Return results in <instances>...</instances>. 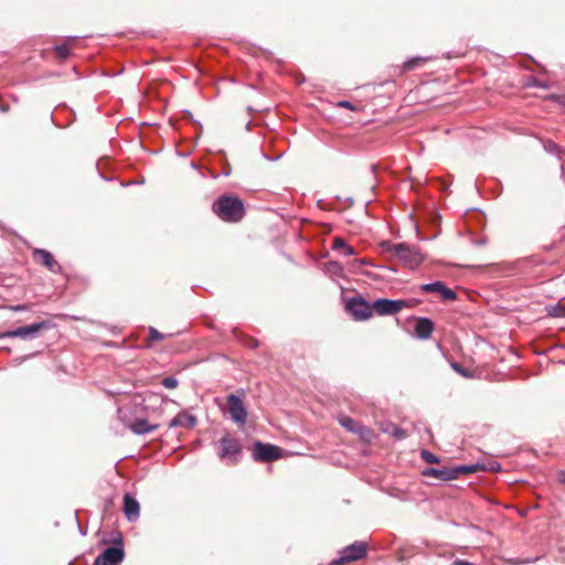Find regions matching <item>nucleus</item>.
Returning a JSON list of instances; mask_svg holds the SVG:
<instances>
[{
  "mask_svg": "<svg viewBox=\"0 0 565 565\" xmlns=\"http://www.w3.org/2000/svg\"><path fill=\"white\" fill-rule=\"evenodd\" d=\"M282 449L278 446L256 441L253 450L255 461L268 462L277 460L281 457Z\"/></svg>",
  "mask_w": 565,
  "mask_h": 565,
  "instance_id": "obj_5",
  "label": "nucleus"
},
{
  "mask_svg": "<svg viewBox=\"0 0 565 565\" xmlns=\"http://www.w3.org/2000/svg\"><path fill=\"white\" fill-rule=\"evenodd\" d=\"M213 211L226 222H238L245 213L242 200L232 195L220 196L213 204Z\"/></svg>",
  "mask_w": 565,
  "mask_h": 565,
  "instance_id": "obj_2",
  "label": "nucleus"
},
{
  "mask_svg": "<svg viewBox=\"0 0 565 565\" xmlns=\"http://www.w3.org/2000/svg\"><path fill=\"white\" fill-rule=\"evenodd\" d=\"M125 557V553L122 547L120 546H110L107 547L100 555L96 558L99 559L105 565H119Z\"/></svg>",
  "mask_w": 565,
  "mask_h": 565,
  "instance_id": "obj_10",
  "label": "nucleus"
},
{
  "mask_svg": "<svg viewBox=\"0 0 565 565\" xmlns=\"http://www.w3.org/2000/svg\"><path fill=\"white\" fill-rule=\"evenodd\" d=\"M411 300H391L385 298H380L373 301V310L377 312L380 316H390L399 312L404 308H411Z\"/></svg>",
  "mask_w": 565,
  "mask_h": 565,
  "instance_id": "obj_4",
  "label": "nucleus"
},
{
  "mask_svg": "<svg viewBox=\"0 0 565 565\" xmlns=\"http://www.w3.org/2000/svg\"><path fill=\"white\" fill-rule=\"evenodd\" d=\"M329 267H335L337 270L341 269V266L338 263H329Z\"/></svg>",
  "mask_w": 565,
  "mask_h": 565,
  "instance_id": "obj_30",
  "label": "nucleus"
},
{
  "mask_svg": "<svg viewBox=\"0 0 565 565\" xmlns=\"http://www.w3.org/2000/svg\"><path fill=\"white\" fill-rule=\"evenodd\" d=\"M450 365H451V369L456 373L460 374L461 376H463L466 379H471L473 376V374L469 370L465 369L457 362H452Z\"/></svg>",
  "mask_w": 565,
  "mask_h": 565,
  "instance_id": "obj_21",
  "label": "nucleus"
},
{
  "mask_svg": "<svg viewBox=\"0 0 565 565\" xmlns=\"http://www.w3.org/2000/svg\"><path fill=\"white\" fill-rule=\"evenodd\" d=\"M450 565H473V564L468 561L456 559Z\"/></svg>",
  "mask_w": 565,
  "mask_h": 565,
  "instance_id": "obj_29",
  "label": "nucleus"
},
{
  "mask_svg": "<svg viewBox=\"0 0 565 565\" xmlns=\"http://www.w3.org/2000/svg\"><path fill=\"white\" fill-rule=\"evenodd\" d=\"M381 247L385 253L398 258L404 266L412 269L418 267L424 260L420 250L407 243L394 244L385 241L381 244Z\"/></svg>",
  "mask_w": 565,
  "mask_h": 565,
  "instance_id": "obj_1",
  "label": "nucleus"
},
{
  "mask_svg": "<svg viewBox=\"0 0 565 565\" xmlns=\"http://www.w3.org/2000/svg\"><path fill=\"white\" fill-rule=\"evenodd\" d=\"M422 61H425V58H422V57H414V58H411V60H408V61H406V62L404 63V70H406V71L413 70V68H415V67L419 64V62H422Z\"/></svg>",
  "mask_w": 565,
  "mask_h": 565,
  "instance_id": "obj_25",
  "label": "nucleus"
},
{
  "mask_svg": "<svg viewBox=\"0 0 565 565\" xmlns=\"http://www.w3.org/2000/svg\"><path fill=\"white\" fill-rule=\"evenodd\" d=\"M55 52L57 56L62 60L66 58L70 55V49L65 44L56 46Z\"/></svg>",
  "mask_w": 565,
  "mask_h": 565,
  "instance_id": "obj_24",
  "label": "nucleus"
},
{
  "mask_svg": "<svg viewBox=\"0 0 565 565\" xmlns=\"http://www.w3.org/2000/svg\"><path fill=\"white\" fill-rule=\"evenodd\" d=\"M161 384L169 390H173L178 386L179 381L174 376H167L162 380Z\"/></svg>",
  "mask_w": 565,
  "mask_h": 565,
  "instance_id": "obj_23",
  "label": "nucleus"
},
{
  "mask_svg": "<svg viewBox=\"0 0 565 565\" xmlns=\"http://www.w3.org/2000/svg\"><path fill=\"white\" fill-rule=\"evenodd\" d=\"M46 327V322H36L24 327H19L13 330H9L6 333H3V337L32 339L35 338L39 334V332Z\"/></svg>",
  "mask_w": 565,
  "mask_h": 565,
  "instance_id": "obj_9",
  "label": "nucleus"
},
{
  "mask_svg": "<svg viewBox=\"0 0 565 565\" xmlns=\"http://www.w3.org/2000/svg\"><path fill=\"white\" fill-rule=\"evenodd\" d=\"M348 309L356 320H366L373 315V303L362 298H354L349 301Z\"/></svg>",
  "mask_w": 565,
  "mask_h": 565,
  "instance_id": "obj_8",
  "label": "nucleus"
},
{
  "mask_svg": "<svg viewBox=\"0 0 565 565\" xmlns=\"http://www.w3.org/2000/svg\"><path fill=\"white\" fill-rule=\"evenodd\" d=\"M227 412L231 419L237 425H245L247 419V411L239 396L230 394L227 396Z\"/></svg>",
  "mask_w": 565,
  "mask_h": 565,
  "instance_id": "obj_7",
  "label": "nucleus"
},
{
  "mask_svg": "<svg viewBox=\"0 0 565 565\" xmlns=\"http://www.w3.org/2000/svg\"><path fill=\"white\" fill-rule=\"evenodd\" d=\"M124 513L129 521H136L140 515L139 502L128 493L124 495Z\"/></svg>",
  "mask_w": 565,
  "mask_h": 565,
  "instance_id": "obj_14",
  "label": "nucleus"
},
{
  "mask_svg": "<svg viewBox=\"0 0 565 565\" xmlns=\"http://www.w3.org/2000/svg\"><path fill=\"white\" fill-rule=\"evenodd\" d=\"M434 330V323L428 318H418L415 324V334L419 339H428Z\"/></svg>",
  "mask_w": 565,
  "mask_h": 565,
  "instance_id": "obj_15",
  "label": "nucleus"
},
{
  "mask_svg": "<svg viewBox=\"0 0 565 565\" xmlns=\"http://www.w3.org/2000/svg\"><path fill=\"white\" fill-rule=\"evenodd\" d=\"M354 263H358V260H355ZM360 264H364V260H359Z\"/></svg>",
  "mask_w": 565,
  "mask_h": 565,
  "instance_id": "obj_33",
  "label": "nucleus"
},
{
  "mask_svg": "<svg viewBox=\"0 0 565 565\" xmlns=\"http://www.w3.org/2000/svg\"><path fill=\"white\" fill-rule=\"evenodd\" d=\"M242 447L237 439L231 437L230 435H225L220 440V450L218 457L222 460H227L230 463H235L237 461V456L241 454Z\"/></svg>",
  "mask_w": 565,
  "mask_h": 565,
  "instance_id": "obj_6",
  "label": "nucleus"
},
{
  "mask_svg": "<svg viewBox=\"0 0 565 565\" xmlns=\"http://www.w3.org/2000/svg\"><path fill=\"white\" fill-rule=\"evenodd\" d=\"M386 431L394 436L396 439H404L407 437L405 430L396 425H392V429Z\"/></svg>",
  "mask_w": 565,
  "mask_h": 565,
  "instance_id": "obj_22",
  "label": "nucleus"
},
{
  "mask_svg": "<svg viewBox=\"0 0 565 565\" xmlns=\"http://www.w3.org/2000/svg\"><path fill=\"white\" fill-rule=\"evenodd\" d=\"M562 171H563V175L565 178V167L564 166H562Z\"/></svg>",
  "mask_w": 565,
  "mask_h": 565,
  "instance_id": "obj_32",
  "label": "nucleus"
},
{
  "mask_svg": "<svg viewBox=\"0 0 565 565\" xmlns=\"http://www.w3.org/2000/svg\"><path fill=\"white\" fill-rule=\"evenodd\" d=\"M339 422L349 431L358 434L363 439H370L372 437V431L366 426L350 417L343 416Z\"/></svg>",
  "mask_w": 565,
  "mask_h": 565,
  "instance_id": "obj_12",
  "label": "nucleus"
},
{
  "mask_svg": "<svg viewBox=\"0 0 565 565\" xmlns=\"http://www.w3.org/2000/svg\"><path fill=\"white\" fill-rule=\"evenodd\" d=\"M195 424H196L195 416L182 412V413H179L174 418L171 419V422L169 423V427L170 428H174V427L191 428V427L195 426Z\"/></svg>",
  "mask_w": 565,
  "mask_h": 565,
  "instance_id": "obj_16",
  "label": "nucleus"
},
{
  "mask_svg": "<svg viewBox=\"0 0 565 565\" xmlns=\"http://www.w3.org/2000/svg\"><path fill=\"white\" fill-rule=\"evenodd\" d=\"M338 105H339V107H342V108L353 109L352 104L348 100L339 102Z\"/></svg>",
  "mask_w": 565,
  "mask_h": 565,
  "instance_id": "obj_28",
  "label": "nucleus"
},
{
  "mask_svg": "<svg viewBox=\"0 0 565 565\" xmlns=\"http://www.w3.org/2000/svg\"><path fill=\"white\" fill-rule=\"evenodd\" d=\"M157 428H158L157 424L152 425L147 419H142V418L136 419L130 425L131 431L135 433L136 435H145V434L153 431Z\"/></svg>",
  "mask_w": 565,
  "mask_h": 565,
  "instance_id": "obj_18",
  "label": "nucleus"
},
{
  "mask_svg": "<svg viewBox=\"0 0 565 565\" xmlns=\"http://www.w3.org/2000/svg\"><path fill=\"white\" fill-rule=\"evenodd\" d=\"M332 249L334 250H343L345 256H351L355 254L353 247L349 246L342 237H334L332 242Z\"/></svg>",
  "mask_w": 565,
  "mask_h": 565,
  "instance_id": "obj_19",
  "label": "nucleus"
},
{
  "mask_svg": "<svg viewBox=\"0 0 565 565\" xmlns=\"http://www.w3.org/2000/svg\"><path fill=\"white\" fill-rule=\"evenodd\" d=\"M478 468H479L478 465H470V466L460 465V466L452 467V471L455 472V479H457L461 475L473 473L478 470Z\"/></svg>",
  "mask_w": 565,
  "mask_h": 565,
  "instance_id": "obj_20",
  "label": "nucleus"
},
{
  "mask_svg": "<svg viewBox=\"0 0 565 565\" xmlns=\"http://www.w3.org/2000/svg\"><path fill=\"white\" fill-rule=\"evenodd\" d=\"M427 477H434L444 481L455 480L452 468H427L424 471Z\"/></svg>",
  "mask_w": 565,
  "mask_h": 565,
  "instance_id": "obj_17",
  "label": "nucleus"
},
{
  "mask_svg": "<svg viewBox=\"0 0 565 565\" xmlns=\"http://www.w3.org/2000/svg\"><path fill=\"white\" fill-rule=\"evenodd\" d=\"M34 260L41 263L52 273H57L61 269L58 263L53 258L52 254L45 249H34L33 252Z\"/></svg>",
  "mask_w": 565,
  "mask_h": 565,
  "instance_id": "obj_13",
  "label": "nucleus"
},
{
  "mask_svg": "<svg viewBox=\"0 0 565 565\" xmlns=\"http://www.w3.org/2000/svg\"><path fill=\"white\" fill-rule=\"evenodd\" d=\"M150 339L152 341H159L163 339V335L154 328H150Z\"/></svg>",
  "mask_w": 565,
  "mask_h": 565,
  "instance_id": "obj_27",
  "label": "nucleus"
},
{
  "mask_svg": "<svg viewBox=\"0 0 565 565\" xmlns=\"http://www.w3.org/2000/svg\"><path fill=\"white\" fill-rule=\"evenodd\" d=\"M420 289L425 292H438L444 300H455L457 298L456 292L452 289L446 287V285L441 281L424 284L420 286Z\"/></svg>",
  "mask_w": 565,
  "mask_h": 565,
  "instance_id": "obj_11",
  "label": "nucleus"
},
{
  "mask_svg": "<svg viewBox=\"0 0 565 565\" xmlns=\"http://www.w3.org/2000/svg\"><path fill=\"white\" fill-rule=\"evenodd\" d=\"M367 545L363 541H355L340 552V556L333 559L330 565H343L345 563L362 559L366 556Z\"/></svg>",
  "mask_w": 565,
  "mask_h": 565,
  "instance_id": "obj_3",
  "label": "nucleus"
},
{
  "mask_svg": "<svg viewBox=\"0 0 565 565\" xmlns=\"http://www.w3.org/2000/svg\"><path fill=\"white\" fill-rule=\"evenodd\" d=\"M422 458H423L426 462H428V463H436V462H438V458H437V456H435L434 454H431V452H429V451H427V450H424V451L422 452Z\"/></svg>",
  "mask_w": 565,
  "mask_h": 565,
  "instance_id": "obj_26",
  "label": "nucleus"
},
{
  "mask_svg": "<svg viewBox=\"0 0 565 565\" xmlns=\"http://www.w3.org/2000/svg\"><path fill=\"white\" fill-rule=\"evenodd\" d=\"M12 309L19 311V310H24L25 307L24 306H15V307H12Z\"/></svg>",
  "mask_w": 565,
  "mask_h": 565,
  "instance_id": "obj_31",
  "label": "nucleus"
}]
</instances>
